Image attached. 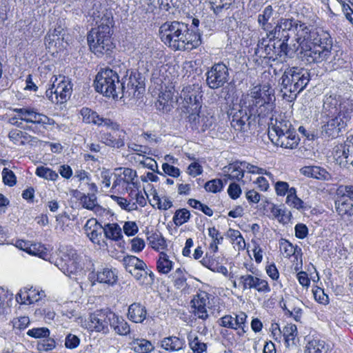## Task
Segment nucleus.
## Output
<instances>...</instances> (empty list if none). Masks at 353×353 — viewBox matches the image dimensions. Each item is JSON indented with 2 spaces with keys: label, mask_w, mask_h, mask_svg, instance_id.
Wrapping results in <instances>:
<instances>
[{
  "label": "nucleus",
  "mask_w": 353,
  "mask_h": 353,
  "mask_svg": "<svg viewBox=\"0 0 353 353\" xmlns=\"http://www.w3.org/2000/svg\"><path fill=\"white\" fill-rule=\"evenodd\" d=\"M14 112L17 113L19 119L27 123H38V124H52L54 121L47 116L37 112L34 108H15Z\"/></svg>",
  "instance_id": "obj_15"
},
{
  "label": "nucleus",
  "mask_w": 353,
  "mask_h": 353,
  "mask_svg": "<svg viewBox=\"0 0 353 353\" xmlns=\"http://www.w3.org/2000/svg\"><path fill=\"white\" fill-rule=\"evenodd\" d=\"M234 319V324L236 329L239 328L241 330V332H239L238 334L239 335H242L245 332L244 330V327L245 326V321L247 319V315L244 312H241L239 314H236Z\"/></svg>",
  "instance_id": "obj_63"
},
{
  "label": "nucleus",
  "mask_w": 353,
  "mask_h": 353,
  "mask_svg": "<svg viewBox=\"0 0 353 353\" xmlns=\"http://www.w3.org/2000/svg\"><path fill=\"white\" fill-rule=\"evenodd\" d=\"M35 173L38 176L47 180L55 181L59 177L57 172L44 166L37 167Z\"/></svg>",
  "instance_id": "obj_47"
},
{
  "label": "nucleus",
  "mask_w": 353,
  "mask_h": 353,
  "mask_svg": "<svg viewBox=\"0 0 353 353\" xmlns=\"http://www.w3.org/2000/svg\"><path fill=\"white\" fill-rule=\"evenodd\" d=\"M208 294L205 292H200L197 293L191 301L192 305L206 306L208 303Z\"/></svg>",
  "instance_id": "obj_60"
},
{
  "label": "nucleus",
  "mask_w": 353,
  "mask_h": 353,
  "mask_svg": "<svg viewBox=\"0 0 353 353\" xmlns=\"http://www.w3.org/2000/svg\"><path fill=\"white\" fill-rule=\"evenodd\" d=\"M60 261L80 259L77 251L71 246L63 248Z\"/></svg>",
  "instance_id": "obj_52"
},
{
  "label": "nucleus",
  "mask_w": 353,
  "mask_h": 353,
  "mask_svg": "<svg viewBox=\"0 0 353 353\" xmlns=\"http://www.w3.org/2000/svg\"><path fill=\"white\" fill-rule=\"evenodd\" d=\"M288 41L274 42L272 47L274 50V52L276 56H288L290 54V49L287 43Z\"/></svg>",
  "instance_id": "obj_51"
},
{
  "label": "nucleus",
  "mask_w": 353,
  "mask_h": 353,
  "mask_svg": "<svg viewBox=\"0 0 353 353\" xmlns=\"http://www.w3.org/2000/svg\"><path fill=\"white\" fill-rule=\"evenodd\" d=\"M83 228L86 235L94 243H100L104 230L103 227L96 219H90L88 220Z\"/></svg>",
  "instance_id": "obj_20"
},
{
  "label": "nucleus",
  "mask_w": 353,
  "mask_h": 353,
  "mask_svg": "<svg viewBox=\"0 0 353 353\" xmlns=\"http://www.w3.org/2000/svg\"><path fill=\"white\" fill-rule=\"evenodd\" d=\"M123 73L121 67L101 69L94 82L96 91L107 97L118 98L121 85L120 78Z\"/></svg>",
  "instance_id": "obj_3"
},
{
  "label": "nucleus",
  "mask_w": 353,
  "mask_h": 353,
  "mask_svg": "<svg viewBox=\"0 0 353 353\" xmlns=\"http://www.w3.org/2000/svg\"><path fill=\"white\" fill-rule=\"evenodd\" d=\"M109 323L114 332L119 335L130 334V327L128 322L112 312L109 316Z\"/></svg>",
  "instance_id": "obj_25"
},
{
  "label": "nucleus",
  "mask_w": 353,
  "mask_h": 353,
  "mask_svg": "<svg viewBox=\"0 0 353 353\" xmlns=\"http://www.w3.org/2000/svg\"><path fill=\"white\" fill-rule=\"evenodd\" d=\"M294 130L285 113L274 112L270 118L268 137Z\"/></svg>",
  "instance_id": "obj_11"
},
{
  "label": "nucleus",
  "mask_w": 353,
  "mask_h": 353,
  "mask_svg": "<svg viewBox=\"0 0 353 353\" xmlns=\"http://www.w3.org/2000/svg\"><path fill=\"white\" fill-rule=\"evenodd\" d=\"M146 268L147 266L143 267L142 269H133V271L130 272L141 285H145L146 282L147 275L148 274Z\"/></svg>",
  "instance_id": "obj_58"
},
{
  "label": "nucleus",
  "mask_w": 353,
  "mask_h": 353,
  "mask_svg": "<svg viewBox=\"0 0 353 353\" xmlns=\"http://www.w3.org/2000/svg\"><path fill=\"white\" fill-rule=\"evenodd\" d=\"M50 334V330L47 327H37L29 330L27 334L31 337L36 339H43L49 336Z\"/></svg>",
  "instance_id": "obj_57"
},
{
  "label": "nucleus",
  "mask_w": 353,
  "mask_h": 353,
  "mask_svg": "<svg viewBox=\"0 0 353 353\" xmlns=\"http://www.w3.org/2000/svg\"><path fill=\"white\" fill-rule=\"evenodd\" d=\"M150 244L155 250L164 249L166 245V241L160 233H153L148 237Z\"/></svg>",
  "instance_id": "obj_46"
},
{
  "label": "nucleus",
  "mask_w": 353,
  "mask_h": 353,
  "mask_svg": "<svg viewBox=\"0 0 353 353\" xmlns=\"http://www.w3.org/2000/svg\"><path fill=\"white\" fill-rule=\"evenodd\" d=\"M57 265L65 275L71 278L82 270L80 259L59 261Z\"/></svg>",
  "instance_id": "obj_26"
},
{
  "label": "nucleus",
  "mask_w": 353,
  "mask_h": 353,
  "mask_svg": "<svg viewBox=\"0 0 353 353\" xmlns=\"http://www.w3.org/2000/svg\"><path fill=\"white\" fill-rule=\"evenodd\" d=\"M174 285L178 290H183L188 286L187 279L183 271L181 268H178L172 274Z\"/></svg>",
  "instance_id": "obj_42"
},
{
  "label": "nucleus",
  "mask_w": 353,
  "mask_h": 353,
  "mask_svg": "<svg viewBox=\"0 0 353 353\" xmlns=\"http://www.w3.org/2000/svg\"><path fill=\"white\" fill-rule=\"evenodd\" d=\"M188 203L192 208L195 209H198L203 212L205 214L211 216L213 214V210L208 207L207 205H205L201 203L199 201L196 200L194 199H190L188 201Z\"/></svg>",
  "instance_id": "obj_53"
},
{
  "label": "nucleus",
  "mask_w": 353,
  "mask_h": 353,
  "mask_svg": "<svg viewBox=\"0 0 353 353\" xmlns=\"http://www.w3.org/2000/svg\"><path fill=\"white\" fill-rule=\"evenodd\" d=\"M123 264L127 272H132L133 269H142L146 264L135 256H127L123 258Z\"/></svg>",
  "instance_id": "obj_39"
},
{
  "label": "nucleus",
  "mask_w": 353,
  "mask_h": 353,
  "mask_svg": "<svg viewBox=\"0 0 353 353\" xmlns=\"http://www.w3.org/2000/svg\"><path fill=\"white\" fill-rule=\"evenodd\" d=\"M180 97L183 99L185 106L190 108L192 111H197L201 108L202 95L197 86L192 85L184 87Z\"/></svg>",
  "instance_id": "obj_14"
},
{
  "label": "nucleus",
  "mask_w": 353,
  "mask_h": 353,
  "mask_svg": "<svg viewBox=\"0 0 353 353\" xmlns=\"http://www.w3.org/2000/svg\"><path fill=\"white\" fill-rule=\"evenodd\" d=\"M338 194H341L342 197H348L353 201V185H341L337 190Z\"/></svg>",
  "instance_id": "obj_64"
},
{
  "label": "nucleus",
  "mask_w": 353,
  "mask_h": 353,
  "mask_svg": "<svg viewBox=\"0 0 353 353\" xmlns=\"http://www.w3.org/2000/svg\"><path fill=\"white\" fill-rule=\"evenodd\" d=\"M191 214L186 208L178 209L175 211L172 221L176 226H181L189 221Z\"/></svg>",
  "instance_id": "obj_41"
},
{
  "label": "nucleus",
  "mask_w": 353,
  "mask_h": 353,
  "mask_svg": "<svg viewBox=\"0 0 353 353\" xmlns=\"http://www.w3.org/2000/svg\"><path fill=\"white\" fill-rule=\"evenodd\" d=\"M80 114L83 117V121L87 124H94L98 126L105 125L113 130H119V125L114 123L111 119L101 117L97 112L88 108H83Z\"/></svg>",
  "instance_id": "obj_13"
},
{
  "label": "nucleus",
  "mask_w": 353,
  "mask_h": 353,
  "mask_svg": "<svg viewBox=\"0 0 353 353\" xmlns=\"http://www.w3.org/2000/svg\"><path fill=\"white\" fill-rule=\"evenodd\" d=\"M124 183L127 185H132L136 187L137 183L134 181L135 178L137 177V172L131 168H125L123 172Z\"/></svg>",
  "instance_id": "obj_56"
},
{
  "label": "nucleus",
  "mask_w": 353,
  "mask_h": 353,
  "mask_svg": "<svg viewBox=\"0 0 353 353\" xmlns=\"http://www.w3.org/2000/svg\"><path fill=\"white\" fill-rule=\"evenodd\" d=\"M216 14L223 10H228L235 0H208Z\"/></svg>",
  "instance_id": "obj_45"
},
{
  "label": "nucleus",
  "mask_w": 353,
  "mask_h": 353,
  "mask_svg": "<svg viewBox=\"0 0 353 353\" xmlns=\"http://www.w3.org/2000/svg\"><path fill=\"white\" fill-rule=\"evenodd\" d=\"M335 209L341 218L347 216L353 221V204L350 201L341 196L335 201Z\"/></svg>",
  "instance_id": "obj_28"
},
{
  "label": "nucleus",
  "mask_w": 353,
  "mask_h": 353,
  "mask_svg": "<svg viewBox=\"0 0 353 353\" xmlns=\"http://www.w3.org/2000/svg\"><path fill=\"white\" fill-rule=\"evenodd\" d=\"M285 203L290 207L294 208L297 210L305 209L304 202L299 199L296 195V190L295 188H291L290 194L287 195Z\"/></svg>",
  "instance_id": "obj_40"
},
{
  "label": "nucleus",
  "mask_w": 353,
  "mask_h": 353,
  "mask_svg": "<svg viewBox=\"0 0 353 353\" xmlns=\"http://www.w3.org/2000/svg\"><path fill=\"white\" fill-rule=\"evenodd\" d=\"M55 92L60 104L70 99L72 92V85L69 79L63 77L57 85H55Z\"/></svg>",
  "instance_id": "obj_23"
},
{
  "label": "nucleus",
  "mask_w": 353,
  "mask_h": 353,
  "mask_svg": "<svg viewBox=\"0 0 353 353\" xmlns=\"http://www.w3.org/2000/svg\"><path fill=\"white\" fill-rule=\"evenodd\" d=\"M188 341L193 353H203L207 350V343H204L196 334H188Z\"/></svg>",
  "instance_id": "obj_33"
},
{
  "label": "nucleus",
  "mask_w": 353,
  "mask_h": 353,
  "mask_svg": "<svg viewBox=\"0 0 353 353\" xmlns=\"http://www.w3.org/2000/svg\"><path fill=\"white\" fill-rule=\"evenodd\" d=\"M239 285L242 286L243 290L248 289H255L261 293H268L271 288L266 280L252 276L251 274H244L239 277Z\"/></svg>",
  "instance_id": "obj_12"
},
{
  "label": "nucleus",
  "mask_w": 353,
  "mask_h": 353,
  "mask_svg": "<svg viewBox=\"0 0 353 353\" xmlns=\"http://www.w3.org/2000/svg\"><path fill=\"white\" fill-rule=\"evenodd\" d=\"M181 32L182 29L177 28L173 34H162V41L174 50H184L185 46L184 40L182 39L183 32Z\"/></svg>",
  "instance_id": "obj_22"
},
{
  "label": "nucleus",
  "mask_w": 353,
  "mask_h": 353,
  "mask_svg": "<svg viewBox=\"0 0 353 353\" xmlns=\"http://www.w3.org/2000/svg\"><path fill=\"white\" fill-rule=\"evenodd\" d=\"M103 234L108 239L118 241L122 237L121 228L117 223H108L103 227Z\"/></svg>",
  "instance_id": "obj_36"
},
{
  "label": "nucleus",
  "mask_w": 353,
  "mask_h": 353,
  "mask_svg": "<svg viewBox=\"0 0 353 353\" xmlns=\"http://www.w3.org/2000/svg\"><path fill=\"white\" fill-rule=\"evenodd\" d=\"M199 23H192L193 28L190 30L187 27V23H182L185 25V30H184L183 35L182 39L184 40V44L185 46V50H192L198 47L201 44V35L199 33H196L194 29L197 28Z\"/></svg>",
  "instance_id": "obj_21"
},
{
  "label": "nucleus",
  "mask_w": 353,
  "mask_h": 353,
  "mask_svg": "<svg viewBox=\"0 0 353 353\" xmlns=\"http://www.w3.org/2000/svg\"><path fill=\"white\" fill-rule=\"evenodd\" d=\"M56 341L54 338L47 336L37 343V350L39 351H50L55 348Z\"/></svg>",
  "instance_id": "obj_50"
},
{
  "label": "nucleus",
  "mask_w": 353,
  "mask_h": 353,
  "mask_svg": "<svg viewBox=\"0 0 353 353\" xmlns=\"http://www.w3.org/2000/svg\"><path fill=\"white\" fill-rule=\"evenodd\" d=\"M332 40L324 43L301 46V52L309 63H321L327 61L331 54Z\"/></svg>",
  "instance_id": "obj_8"
},
{
  "label": "nucleus",
  "mask_w": 353,
  "mask_h": 353,
  "mask_svg": "<svg viewBox=\"0 0 353 353\" xmlns=\"http://www.w3.org/2000/svg\"><path fill=\"white\" fill-rule=\"evenodd\" d=\"M340 97L336 94H330L326 96L324 99L323 108L325 110L330 111V114H337L340 110V104L345 102H350L351 101L347 100L341 101L339 100Z\"/></svg>",
  "instance_id": "obj_32"
},
{
  "label": "nucleus",
  "mask_w": 353,
  "mask_h": 353,
  "mask_svg": "<svg viewBox=\"0 0 353 353\" xmlns=\"http://www.w3.org/2000/svg\"><path fill=\"white\" fill-rule=\"evenodd\" d=\"M324 341L313 339L306 345L305 353H322L325 350Z\"/></svg>",
  "instance_id": "obj_48"
},
{
  "label": "nucleus",
  "mask_w": 353,
  "mask_h": 353,
  "mask_svg": "<svg viewBox=\"0 0 353 353\" xmlns=\"http://www.w3.org/2000/svg\"><path fill=\"white\" fill-rule=\"evenodd\" d=\"M296 41L299 46L324 43L331 40L330 34L312 23H295Z\"/></svg>",
  "instance_id": "obj_7"
},
{
  "label": "nucleus",
  "mask_w": 353,
  "mask_h": 353,
  "mask_svg": "<svg viewBox=\"0 0 353 353\" xmlns=\"http://www.w3.org/2000/svg\"><path fill=\"white\" fill-rule=\"evenodd\" d=\"M146 308L140 303H133L128 307V317L134 323H143L146 318Z\"/></svg>",
  "instance_id": "obj_24"
},
{
  "label": "nucleus",
  "mask_w": 353,
  "mask_h": 353,
  "mask_svg": "<svg viewBox=\"0 0 353 353\" xmlns=\"http://www.w3.org/2000/svg\"><path fill=\"white\" fill-rule=\"evenodd\" d=\"M204 188L208 192L216 193L222 190L223 184L221 179H215L208 181Z\"/></svg>",
  "instance_id": "obj_54"
},
{
  "label": "nucleus",
  "mask_w": 353,
  "mask_h": 353,
  "mask_svg": "<svg viewBox=\"0 0 353 353\" xmlns=\"http://www.w3.org/2000/svg\"><path fill=\"white\" fill-rule=\"evenodd\" d=\"M81 203L84 208L92 210L95 213L102 210L101 207L97 203L96 196L92 194L83 195L81 197Z\"/></svg>",
  "instance_id": "obj_34"
},
{
  "label": "nucleus",
  "mask_w": 353,
  "mask_h": 353,
  "mask_svg": "<svg viewBox=\"0 0 353 353\" xmlns=\"http://www.w3.org/2000/svg\"><path fill=\"white\" fill-rule=\"evenodd\" d=\"M301 172L308 177L320 180H328L330 178V173L319 166H305L301 169Z\"/></svg>",
  "instance_id": "obj_31"
},
{
  "label": "nucleus",
  "mask_w": 353,
  "mask_h": 353,
  "mask_svg": "<svg viewBox=\"0 0 353 353\" xmlns=\"http://www.w3.org/2000/svg\"><path fill=\"white\" fill-rule=\"evenodd\" d=\"M173 262L169 259V256L163 252H160L159 258L157 262V268L161 274H168L172 269Z\"/></svg>",
  "instance_id": "obj_35"
},
{
  "label": "nucleus",
  "mask_w": 353,
  "mask_h": 353,
  "mask_svg": "<svg viewBox=\"0 0 353 353\" xmlns=\"http://www.w3.org/2000/svg\"><path fill=\"white\" fill-rule=\"evenodd\" d=\"M112 312L108 308L98 310L90 314L87 327L91 332L108 333L109 316Z\"/></svg>",
  "instance_id": "obj_10"
},
{
  "label": "nucleus",
  "mask_w": 353,
  "mask_h": 353,
  "mask_svg": "<svg viewBox=\"0 0 353 353\" xmlns=\"http://www.w3.org/2000/svg\"><path fill=\"white\" fill-rule=\"evenodd\" d=\"M88 37L90 50L97 56L109 54L114 48L112 41V30L108 23H101L97 32L93 30Z\"/></svg>",
  "instance_id": "obj_6"
},
{
  "label": "nucleus",
  "mask_w": 353,
  "mask_h": 353,
  "mask_svg": "<svg viewBox=\"0 0 353 353\" xmlns=\"http://www.w3.org/2000/svg\"><path fill=\"white\" fill-rule=\"evenodd\" d=\"M274 189L278 196H285L286 194H290L291 188H290L288 183L285 181H279L274 184Z\"/></svg>",
  "instance_id": "obj_61"
},
{
  "label": "nucleus",
  "mask_w": 353,
  "mask_h": 353,
  "mask_svg": "<svg viewBox=\"0 0 353 353\" xmlns=\"http://www.w3.org/2000/svg\"><path fill=\"white\" fill-rule=\"evenodd\" d=\"M63 39L64 37L55 36V34L52 33V28H50L45 37V42L46 46L48 48H51L53 46H56L57 43H59Z\"/></svg>",
  "instance_id": "obj_59"
},
{
  "label": "nucleus",
  "mask_w": 353,
  "mask_h": 353,
  "mask_svg": "<svg viewBox=\"0 0 353 353\" xmlns=\"http://www.w3.org/2000/svg\"><path fill=\"white\" fill-rule=\"evenodd\" d=\"M335 157L341 165L346 166L350 162L353 167V141H346L344 143L337 145Z\"/></svg>",
  "instance_id": "obj_18"
},
{
  "label": "nucleus",
  "mask_w": 353,
  "mask_h": 353,
  "mask_svg": "<svg viewBox=\"0 0 353 353\" xmlns=\"http://www.w3.org/2000/svg\"><path fill=\"white\" fill-rule=\"evenodd\" d=\"M2 176L6 185L13 186L16 184V176L12 170L5 168L2 171Z\"/></svg>",
  "instance_id": "obj_62"
},
{
  "label": "nucleus",
  "mask_w": 353,
  "mask_h": 353,
  "mask_svg": "<svg viewBox=\"0 0 353 353\" xmlns=\"http://www.w3.org/2000/svg\"><path fill=\"white\" fill-rule=\"evenodd\" d=\"M274 100L273 90L269 85L254 87L250 94L242 96L239 103L232 110V127L235 130L243 131L252 117L263 118L273 110Z\"/></svg>",
  "instance_id": "obj_1"
},
{
  "label": "nucleus",
  "mask_w": 353,
  "mask_h": 353,
  "mask_svg": "<svg viewBox=\"0 0 353 353\" xmlns=\"http://www.w3.org/2000/svg\"><path fill=\"white\" fill-rule=\"evenodd\" d=\"M297 334L296 326L294 324H288L283 329V335L285 339L286 346L290 344L294 345V339Z\"/></svg>",
  "instance_id": "obj_43"
},
{
  "label": "nucleus",
  "mask_w": 353,
  "mask_h": 353,
  "mask_svg": "<svg viewBox=\"0 0 353 353\" xmlns=\"http://www.w3.org/2000/svg\"><path fill=\"white\" fill-rule=\"evenodd\" d=\"M112 199L123 210L127 211H132L137 210L136 203H132V200L128 201L123 197L112 195Z\"/></svg>",
  "instance_id": "obj_49"
},
{
  "label": "nucleus",
  "mask_w": 353,
  "mask_h": 353,
  "mask_svg": "<svg viewBox=\"0 0 353 353\" xmlns=\"http://www.w3.org/2000/svg\"><path fill=\"white\" fill-rule=\"evenodd\" d=\"M269 139L274 145L288 149L296 148L299 141L295 130L287 133L273 134V135L269 136Z\"/></svg>",
  "instance_id": "obj_16"
},
{
  "label": "nucleus",
  "mask_w": 353,
  "mask_h": 353,
  "mask_svg": "<svg viewBox=\"0 0 353 353\" xmlns=\"http://www.w3.org/2000/svg\"><path fill=\"white\" fill-rule=\"evenodd\" d=\"M292 34L296 36L295 25L293 26L292 23H277L274 30L268 34V37L270 39V42L272 39L280 42L288 41Z\"/></svg>",
  "instance_id": "obj_17"
},
{
  "label": "nucleus",
  "mask_w": 353,
  "mask_h": 353,
  "mask_svg": "<svg viewBox=\"0 0 353 353\" xmlns=\"http://www.w3.org/2000/svg\"><path fill=\"white\" fill-rule=\"evenodd\" d=\"M205 76L208 86L216 90L228 83L230 78L229 70L223 63H215L207 71Z\"/></svg>",
  "instance_id": "obj_9"
},
{
  "label": "nucleus",
  "mask_w": 353,
  "mask_h": 353,
  "mask_svg": "<svg viewBox=\"0 0 353 353\" xmlns=\"http://www.w3.org/2000/svg\"><path fill=\"white\" fill-rule=\"evenodd\" d=\"M310 80V73L307 69L292 67L285 70L281 78V91L283 98L289 101L296 99L297 94L303 91Z\"/></svg>",
  "instance_id": "obj_2"
},
{
  "label": "nucleus",
  "mask_w": 353,
  "mask_h": 353,
  "mask_svg": "<svg viewBox=\"0 0 353 353\" xmlns=\"http://www.w3.org/2000/svg\"><path fill=\"white\" fill-rule=\"evenodd\" d=\"M199 119V123L201 124L202 130L204 131L206 129L211 128L213 125V118L212 117H200L199 114H192L190 116V119H192L193 121H196V119Z\"/></svg>",
  "instance_id": "obj_55"
},
{
  "label": "nucleus",
  "mask_w": 353,
  "mask_h": 353,
  "mask_svg": "<svg viewBox=\"0 0 353 353\" xmlns=\"http://www.w3.org/2000/svg\"><path fill=\"white\" fill-rule=\"evenodd\" d=\"M225 176L230 180H241L244 176V171L236 164H230L223 168Z\"/></svg>",
  "instance_id": "obj_37"
},
{
  "label": "nucleus",
  "mask_w": 353,
  "mask_h": 353,
  "mask_svg": "<svg viewBox=\"0 0 353 353\" xmlns=\"http://www.w3.org/2000/svg\"><path fill=\"white\" fill-rule=\"evenodd\" d=\"M130 348L136 353H150L154 350V345L143 338H132L129 343Z\"/></svg>",
  "instance_id": "obj_27"
},
{
  "label": "nucleus",
  "mask_w": 353,
  "mask_h": 353,
  "mask_svg": "<svg viewBox=\"0 0 353 353\" xmlns=\"http://www.w3.org/2000/svg\"><path fill=\"white\" fill-rule=\"evenodd\" d=\"M280 249L285 258H290L293 255L297 257L298 255L301 254V249L297 245L294 246L287 240H283L280 243Z\"/></svg>",
  "instance_id": "obj_38"
},
{
  "label": "nucleus",
  "mask_w": 353,
  "mask_h": 353,
  "mask_svg": "<svg viewBox=\"0 0 353 353\" xmlns=\"http://www.w3.org/2000/svg\"><path fill=\"white\" fill-rule=\"evenodd\" d=\"M90 280L97 281L101 283H105L108 285H114L118 280L117 272L116 269H111L109 268H103L98 270L97 273L94 272L89 274Z\"/></svg>",
  "instance_id": "obj_19"
},
{
  "label": "nucleus",
  "mask_w": 353,
  "mask_h": 353,
  "mask_svg": "<svg viewBox=\"0 0 353 353\" xmlns=\"http://www.w3.org/2000/svg\"><path fill=\"white\" fill-rule=\"evenodd\" d=\"M124 137L121 134L114 136L110 132H101L100 141L107 146L120 148L125 145Z\"/></svg>",
  "instance_id": "obj_30"
},
{
  "label": "nucleus",
  "mask_w": 353,
  "mask_h": 353,
  "mask_svg": "<svg viewBox=\"0 0 353 353\" xmlns=\"http://www.w3.org/2000/svg\"><path fill=\"white\" fill-rule=\"evenodd\" d=\"M123 74L121 75L119 85L120 98L126 97L129 99L139 98L140 95L145 91L144 80L141 74L137 71H132L123 65Z\"/></svg>",
  "instance_id": "obj_5"
},
{
  "label": "nucleus",
  "mask_w": 353,
  "mask_h": 353,
  "mask_svg": "<svg viewBox=\"0 0 353 353\" xmlns=\"http://www.w3.org/2000/svg\"><path fill=\"white\" fill-rule=\"evenodd\" d=\"M352 103L350 102L340 104V110L337 114H332L326 124L322 126V133L325 137L336 138L343 130H345L352 118Z\"/></svg>",
  "instance_id": "obj_4"
},
{
  "label": "nucleus",
  "mask_w": 353,
  "mask_h": 353,
  "mask_svg": "<svg viewBox=\"0 0 353 353\" xmlns=\"http://www.w3.org/2000/svg\"><path fill=\"white\" fill-rule=\"evenodd\" d=\"M26 252L43 259H46L49 255L47 249L40 243L30 245V246L26 248Z\"/></svg>",
  "instance_id": "obj_44"
},
{
  "label": "nucleus",
  "mask_w": 353,
  "mask_h": 353,
  "mask_svg": "<svg viewBox=\"0 0 353 353\" xmlns=\"http://www.w3.org/2000/svg\"><path fill=\"white\" fill-rule=\"evenodd\" d=\"M185 344L183 339L174 336L165 337L161 341V347L170 352L179 351L183 348Z\"/></svg>",
  "instance_id": "obj_29"
}]
</instances>
